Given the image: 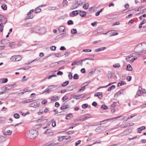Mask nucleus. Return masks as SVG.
<instances>
[{"mask_svg": "<svg viewBox=\"0 0 146 146\" xmlns=\"http://www.w3.org/2000/svg\"><path fill=\"white\" fill-rule=\"evenodd\" d=\"M30 33H35L43 35L46 32V29L43 27L36 26L34 27L33 29H29Z\"/></svg>", "mask_w": 146, "mask_h": 146, "instance_id": "1", "label": "nucleus"}, {"mask_svg": "<svg viewBox=\"0 0 146 146\" xmlns=\"http://www.w3.org/2000/svg\"><path fill=\"white\" fill-rule=\"evenodd\" d=\"M29 137L30 139H34L38 135V132L37 131L34 129H32L29 131Z\"/></svg>", "mask_w": 146, "mask_h": 146, "instance_id": "2", "label": "nucleus"}, {"mask_svg": "<svg viewBox=\"0 0 146 146\" xmlns=\"http://www.w3.org/2000/svg\"><path fill=\"white\" fill-rule=\"evenodd\" d=\"M7 21V19L3 16L0 15V22H2L0 24V31L2 32L3 29V25L5 24Z\"/></svg>", "mask_w": 146, "mask_h": 146, "instance_id": "3", "label": "nucleus"}, {"mask_svg": "<svg viewBox=\"0 0 146 146\" xmlns=\"http://www.w3.org/2000/svg\"><path fill=\"white\" fill-rule=\"evenodd\" d=\"M15 85L14 84L8 85L1 87V88L5 91L14 88H15Z\"/></svg>", "mask_w": 146, "mask_h": 146, "instance_id": "4", "label": "nucleus"}, {"mask_svg": "<svg viewBox=\"0 0 146 146\" xmlns=\"http://www.w3.org/2000/svg\"><path fill=\"white\" fill-rule=\"evenodd\" d=\"M21 59V57L20 56H13L10 58V59L13 61H19Z\"/></svg>", "mask_w": 146, "mask_h": 146, "instance_id": "5", "label": "nucleus"}, {"mask_svg": "<svg viewBox=\"0 0 146 146\" xmlns=\"http://www.w3.org/2000/svg\"><path fill=\"white\" fill-rule=\"evenodd\" d=\"M34 12V10L31 9L28 13V19H32L34 17L35 15Z\"/></svg>", "mask_w": 146, "mask_h": 146, "instance_id": "6", "label": "nucleus"}, {"mask_svg": "<svg viewBox=\"0 0 146 146\" xmlns=\"http://www.w3.org/2000/svg\"><path fill=\"white\" fill-rule=\"evenodd\" d=\"M91 116L90 114H87L86 115H84L83 116V118L80 119L78 120V121H83L86 119H87L89 118H91Z\"/></svg>", "mask_w": 146, "mask_h": 146, "instance_id": "7", "label": "nucleus"}, {"mask_svg": "<svg viewBox=\"0 0 146 146\" xmlns=\"http://www.w3.org/2000/svg\"><path fill=\"white\" fill-rule=\"evenodd\" d=\"M106 126H101L96 128L95 129V131L96 132H100L101 131H103L106 129Z\"/></svg>", "mask_w": 146, "mask_h": 146, "instance_id": "8", "label": "nucleus"}, {"mask_svg": "<svg viewBox=\"0 0 146 146\" xmlns=\"http://www.w3.org/2000/svg\"><path fill=\"white\" fill-rule=\"evenodd\" d=\"M39 105V103H38L36 102H35L30 104L29 105V106L34 107V108H36L38 107Z\"/></svg>", "mask_w": 146, "mask_h": 146, "instance_id": "9", "label": "nucleus"}, {"mask_svg": "<svg viewBox=\"0 0 146 146\" xmlns=\"http://www.w3.org/2000/svg\"><path fill=\"white\" fill-rule=\"evenodd\" d=\"M94 96L98 97L100 99L102 98V93L101 92H96L94 94Z\"/></svg>", "mask_w": 146, "mask_h": 146, "instance_id": "10", "label": "nucleus"}, {"mask_svg": "<svg viewBox=\"0 0 146 146\" xmlns=\"http://www.w3.org/2000/svg\"><path fill=\"white\" fill-rule=\"evenodd\" d=\"M53 89V88L52 85L49 86H48V87L47 88V89L43 92V93H45L46 92L48 93H49V92L51 91V90Z\"/></svg>", "mask_w": 146, "mask_h": 146, "instance_id": "11", "label": "nucleus"}, {"mask_svg": "<svg viewBox=\"0 0 146 146\" xmlns=\"http://www.w3.org/2000/svg\"><path fill=\"white\" fill-rule=\"evenodd\" d=\"M57 144L54 143L53 141H51L45 144L44 146H54Z\"/></svg>", "mask_w": 146, "mask_h": 146, "instance_id": "12", "label": "nucleus"}, {"mask_svg": "<svg viewBox=\"0 0 146 146\" xmlns=\"http://www.w3.org/2000/svg\"><path fill=\"white\" fill-rule=\"evenodd\" d=\"M79 14L78 11L77 10H76L72 11L71 13L69 15L70 17H72V16L71 15V14L74 15V16H76L78 15Z\"/></svg>", "mask_w": 146, "mask_h": 146, "instance_id": "13", "label": "nucleus"}, {"mask_svg": "<svg viewBox=\"0 0 146 146\" xmlns=\"http://www.w3.org/2000/svg\"><path fill=\"white\" fill-rule=\"evenodd\" d=\"M142 46L143 47H146V43L143 42L141 44H138L135 48L134 50L139 46L140 47Z\"/></svg>", "mask_w": 146, "mask_h": 146, "instance_id": "14", "label": "nucleus"}, {"mask_svg": "<svg viewBox=\"0 0 146 146\" xmlns=\"http://www.w3.org/2000/svg\"><path fill=\"white\" fill-rule=\"evenodd\" d=\"M86 15V12L84 11H80L79 12V15L82 17H84Z\"/></svg>", "mask_w": 146, "mask_h": 146, "instance_id": "15", "label": "nucleus"}, {"mask_svg": "<svg viewBox=\"0 0 146 146\" xmlns=\"http://www.w3.org/2000/svg\"><path fill=\"white\" fill-rule=\"evenodd\" d=\"M106 47H100L98 49H96L95 50V51L96 52H99V51L105 50L106 49Z\"/></svg>", "mask_w": 146, "mask_h": 146, "instance_id": "16", "label": "nucleus"}, {"mask_svg": "<svg viewBox=\"0 0 146 146\" xmlns=\"http://www.w3.org/2000/svg\"><path fill=\"white\" fill-rule=\"evenodd\" d=\"M66 29L63 26H60L59 28V31L60 32H64Z\"/></svg>", "mask_w": 146, "mask_h": 146, "instance_id": "17", "label": "nucleus"}, {"mask_svg": "<svg viewBox=\"0 0 146 146\" xmlns=\"http://www.w3.org/2000/svg\"><path fill=\"white\" fill-rule=\"evenodd\" d=\"M44 134L51 133V134L50 135H53L54 134L52 132L51 130L49 129H47L46 131L44 132Z\"/></svg>", "mask_w": 146, "mask_h": 146, "instance_id": "18", "label": "nucleus"}, {"mask_svg": "<svg viewBox=\"0 0 146 146\" xmlns=\"http://www.w3.org/2000/svg\"><path fill=\"white\" fill-rule=\"evenodd\" d=\"M12 131L8 130L5 131V135H10L12 134Z\"/></svg>", "mask_w": 146, "mask_h": 146, "instance_id": "19", "label": "nucleus"}, {"mask_svg": "<svg viewBox=\"0 0 146 146\" xmlns=\"http://www.w3.org/2000/svg\"><path fill=\"white\" fill-rule=\"evenodd\" d=\"M39 7H37L34 10L35 13H37L41 12V10Z\"/></svg>", "mask_w": 146, "mask_h": 146, "instance_id": "20", "label": "nucleus"}, {"mask_svg": "<svg viewBox=\"0 0 146 146\" xmlns=\"http://www.w3.org/2000/svg\"><path fill=\"white\" fill-rule=\"evenodd\" d=\"M72 115L71 113H69L66 116V119H70L71 118H72Z\"/></svg>", "mask_w": 146, "mask_h": 146, "instance_id": "21", "label": "nucleus"}, {"mask_svg": "<svg viewBox=\"0 0 146 146\" xmlns=\"http://www.w3.org/2000/svg\"><path fill=\"white\" fill-rule=\"evenodd\" d=\"M125 89H124L123 90H120L118 92H117L115 94L114 96H116L117 95L118 96L119 95H120L121 94H122L123 93V90Z\"/></svg>", "mask_w": 146, "mask_h": 146, "instance_id": "22", "label": "nucleus"}, {"mask_svg": "<svg viewBox=\"0 0 146 146\" xmlns=\"http://www.w3.org/2000/svg\"><path fill=\"white\" fill-rule=\"evenodd\" d=\"M59 99V98L58 96H54L51 99V100L54 101H55L58 100Z\"/></svg>", "mask_w": 146, "mask_h": 146, "instance_id": "23", "label": "nucleus"}, {"mask_svg": "<svg viewBox=\"0 0 146 146\" xmlns=\"http://www.w3.org/2000/svg\"><path fill=\"white\" fill-rule=\"evenodd\" d=\"M43 117H44V116H42L41 117H40V118H38L37 120L35 121H36V123L37 122L39 121H41V122L42 121H45V122H46V119L42 120V119H43Z\"/></svg>", "mask_w": 146, "mask_h": 146, "instance_id": "24", "label": "nucleus"}, {"mask_svg": "<svg viewBox=\"0 0 146 146\" xmlns=\"http://www.w3.org/2000/svg\"><path fill=\"white\" fill-rule=\"evenodd\" d=\"M8 41L9 40L7 39H4L2 40L1 41V42L2 44H5L7 43Z\"/></svg>", "mask_w": 146, "mask_h": 146, "instance_id": "25", "label": "nucleus"}, {"mask_svg": "<svg viewBox=\"0 0 146 146\" xmlns=\"http://www.w3.org/2000/svg\"><path fill=\"white\" fill-rule=\"evenodd\" d=\"M6 138L5 137L2 136H0V143H2L5 141Z\"/></svg>", "mask_w": 146, "mask_h": 146, "instance_id": "26", "label": "nucleus"}, {"mask_svg": "<svg viewBox=\"0 0 146 146\" xmlns=\"http://www.w3.org/2000/svg\"><path fill=\"white\" fill-rule=\"evenodd\" d=\"M69 83V82L68 81H66L65 82H63L62 84V86L63 87H65Z\"/></svg>", "mask_w": 146, "mask_h": 146, "instance_id": "27", "label": "nucleus"}, {"mask_svg": "<svg viewBox=\"0 0 146 146\" xmlns=\"http://www.w3.org/2000/svg\"><path fill=\"white\" fill-rule=\"evenodd\" d=\"M127 70L129 71H131L132 70V68L130 65L129 64L127 65Z\"/></svg>", "mask_w": 146, "mask_h": 146, "instance_id": "28", "label": "nucleus"}, {"mask_svg": "<svg viewBox=\"0 0 146 146\" xmlns=\"http://www.w3.org/2000/svg\"><path fill=\"white\" fill-rule=\"evenodd\" d=\"M0 82L2 83H5L7 82L8 81L7 78H3L0 80Z\"/></svg>", "mask_w": 146, "mask_h": 146, "instance_id": "29", "label": "nucleus"}, {"mask_svg": "<svg viewBox=\"0 0 146 146\" xmlns=\"http://www.w3.org/2000/svg\"><path fill=\"white\" fill-rule=\"evenodd\" d=\"M69 108V106H64L62 105V106L60 107V109L61 110H63L64 109L68 108Z\"/></svg>", "mask_w": 146, "mask_h": 146, "instance_id": "30", "label": "nucleus"}, {"mask_svg": "<svg viewBox=\"0 0 146 146\" xmlns=\"http://www.w3.org/2000/svg\"><path fill=\"white\" fill-rule=\"evenodd\" d=\"M89 6V4L88 3H85L83 6V8H84L85 9H88Z\"/></svg>", "mask_w": 146, "mask_h": 146, "instance_id": "31", "label": "nucleus"}, {"mask_svg": "<svg viewBox=\"0 0 146 146\" xmlns=\"http://www.w3.org/2000/svg\"><path fill=\"white\" fill-rule=\"evenodd\" d=\"M115 85H112L108 89V91H110L112 90V89H115Z\"/></svg>", "mask_w": 146, "mask_h": 146, "instance_id": "32", "label": "nucleus"}, {"mask_svg": "<svg viewBox=\"0 0 146 146\" xmlns=\"http://www.w3.org/2000/svg\"><path fill=\"white\" fill-rule=\"evenodd\" d=\"M112 76V74L110 71H109L108 72V78L110 79L111 78Z\"/></svg>", "mask_w": 146, "mask_h": 146, "instance_id": "33", "label": "nucleus"}, {"mask_svg": "<svg viewBox=\"0 0 146 146\" xmlns=\"http://www.w3.org/2000/svg\"><path fill=\"white\" fill-rule=\"evenodd\" d=\"M125 84V83L124 82L121 81H120L118 83V86H122L124 85Z\"/></svg>", "mask_w": 146, "mask_h": 146, "instance_id": "34", "label": "nucleus"}, {"mask_svg": "<svg viewBox=\"0 0 146 146\" xmlns=\"http://www.w3.org/2000/svg\"><path fill=\"white\" fill-rule=\"evenodd\" d=\"M80 96L79 95H75L73 96V98H74L76 100L79 99L80 98Z\"/></svg>", "mask_w": 146, "mask_h": 146, "instance_id": "35", "label": "nucleus"}, {"mask_svg": "<svg viewBox=\"0 0 146 146\" xmlns=\"http://www.w3.org/2000/svg\"><path fill=\"white\" fill-rule=\"evenodd\" d=\"M51 122H52V125L53 127H55L56 126V121L54 120V119H52L51 121Z\"/></svg>", "mask_w": 146, "mask_h": 146, "instance_id": "36", "label": "nucleus"}, {"mask_svg": "<svg viewBox=\"0 0 146 146\" xmlns=\"http://www.w3.org/2000/svg\"><path fill=\"white\" fill-rule=\"evenodd\" d=\"M114 83H110L108 84V85H106V86H102V87H99V88H98V89H100V88H106V87H107L111 85V84H113Z\"/></svg>", "mask_w": 146, "mask_h": 146, "instance_id": "37", "label": "nucleus"}, {"mask_svg": "<svg viewBox=\"0 0 146 146\" xmlns=\"http://www.w3.org/2000/svg\"><path fill=\"white\" fill-rule=\"evenodd\" d=\"M74 89V86L73 85H72L68 87V89L69 91H72Z\"/></svg>", "mask_w": 146, "mask_h": 146, "instance_id": "38", "label": "nucleus"}, {"mask_svg": "<svg viewBox=\"0 0 146 146\" xmlns=\"http://www.w3.org/2000/svg\"><path fill=\"white\" fill-rule=\"evenodd\" d=\"M14 117L15 118L18 119L19 118L20 115L19 114L16 113L14 114Z\"/></svg>", "mask_w": 146, "mask_h": 146, "instance_id": "39", "label": "nucleus"}, {"mask_svg": "<svg viewBox=\"0 0 146 146\" xmlns=\"http://www.w3.org/2000/svg\"><path fill=\"white\" fill-rule=\"evenodd\" d=\"M67 3L68 2L66 0H64L62 3L63 6H67Z\"/></svg>", "mask_w": 146, "mask_h": 146, "instance_id": "40", "label": "nucleus"}, {"mask_svg": "<svg viewBox=\"0 0 146 146\" xmlns=\"http://www.w3.org/2000/svg\"><path fill=\"white\" fill-rule=\"evenodd\" d=\"M1 7L4 10H6L7 9V6L5 4H3L1 6Z\"/></svg>", "mask_w": 146, "mask_h": 146, "instance_id": "41", "label": "nucleus"}, {"mask_svg": "<svg viewBox=\"0 0 146 146\" xmlns=\"http://www.w3.org/2000/svg\"><path fill=\"white\" fill-rule=\"evenodd\" d=\"M77 31L76 29H72L71 31V33L72 34H74L77 33Z\"/></svg>", "mask_w": 146, "mask_h": 146, "instance_id": "42", "label": "nucleus"}, {"mask_svg": "<svg viewBox=\"0 0 146 146\" xmlns=\"http://www.w3.org/2000/svg\"><path fill=\"white\" fill-rule=\"evenodd\" d=\"M120 66V65L119 63L115 64L113 65V66L114 68H118Z\"/></svg>", "mask_w": 146, "mask_h": 146, "instance_id": "43", "label": "nucleus"}, {"mask_svg": "<svg viewBox=\"0 0 146 146\" xmlns=\"http://www.w3.org/2000/svg\"><path fill=\"white\" fill-rule=\"evenodd\" d=\"M73 78L75 79H78L79 78V76L77 74H75L73 76Z\"/></svg>", "mask_w": 146, "mask_h": 146, "instance_id": "44", "label": "nucleus"}, {"mask_svg": "<svg viewBox=\"0 0 146 146\" xmlns=\"http://www.w3.org/2000/svg\"><path fill=\"white\" fill-rule=\"evenodd\" d=\"M27 80V78L25 76H24L23 78H22L21 80V81L22 82H24L25 81H26Z\"/></svg>", "mask_w": 146, "mask_h": 146, "instance_id": "45", "label": "nucleus"}, {"mask_svg": "<svg viewBox=\"0 0 146 146\" xmlns=\"http://www.w3.org/2000/svg\"><path fill=\"white\" fill-rule=\"evenodd\" d=\"M56 47L54 46H51L50 47V49L51 50L54 51L56 50Z\"/></svg>", "mask_w": 146, "mask_h": 146, "instance_id": "46", "label": "nucleus"}, {"mask_svg": "<svg viewBox=\"0 0 146 146\" xmlns=\"http://www.w3.org/2000/svg\"><path fill=\"white\" fill-rule=\"evenodd\" d=\"M68 24L69 25H72L74 23L73 21L71 20H69L67 22Z\"/></svg>", "mask_w": 146, "mask_h": 146, "instance_id": "47", "label": "nucleus"}, {"mask_svg": "<svg viewBox=\"0 0 146 146\" xmlns=\"http://www.w3.org/2000/svg\"><path fill=\"white\" fill-rule=\"evenodd\" d=\"M101 108L103 110H106L108 109V107L105 105H102Z\"/></svg>", "mask_w": 146, "mask_h": 146, "instance_id": "48", "label": "nucleus"}, {"mask_svg": "<svg viewBox=\"0 0 146 146\" xmlns=\"http://www.w3.org/2000/svg\"><path fill=\"white\" fill-rule=\"evenodd\" d=\"M68 99V96L66 95H65L62 98V100L63 101H65L66 100Z\"/></svg>", "mask_w": 146, "mask_h": 146, "instance_id": "49", "label": "nucleus"}, {"mask_svg": "<svg viewBox=\"0 0 146 146\" xmlns=\"http://www.w3.org/2000/svg\"><path fill=\"white\" fill-rule=\"evenodd\" d=\"M88 106V104H84L82 105V107L84 109H85Z\"/></svg>", "mask_w": 146, "mask_h": 146, "instance_id": "50", "label": "nucleus"}, {"mask_svg": "<svg viewBox=\"0 0 146 146\" xmlns=\"http://www.w3.org/2000/svg\"><path fill=\"white\" fill-rule=\"evenodd\" d=\"M141 94V92L140 90L138 91L137 93V94L135 96V97H137V95L140 96Z\"/></svg>", "mask_w": 146, "mask_h": 146, "instance_id": "51", "label": "nucleus"}, {"mask_svg": "<svg viewBox=\"0 0 146 146\" xmlns=\"http://www.w3.org/2000/svg\"><path fill=\"white\" fill-rule=\"evenodd\" d=\"M66 35V33H62L58 35L59 36L58 37H60V38H62L65 36Z\"/></svg>", "mask_w": 146, "mask_h": 146, "instance_id": "52", "label": "nucleus"}, {"mask_svg": "<svg viewBox=\"0 0 146 146\" xmlns=\"http://www.w3.org/2000/svg\"><path fill=\"white\" fill-rule=\"evenodd\" d=\"M83 51L85 52H90L92 51V50L89 49H84Z\"/></svg>", "mask_w": 146, "mask_h": 146, "instance_id": "53", "label": "nucleus"}, {"mask_svg": "<svg viewBox=\"0 0 146 146\" xmlns=\"http://www.w3.org/2000/svg\"><path fill=\"white\" fill-rule=\"evenodd\" d=\"M68 77L69 79H72L73 77L72 75V73L71 72H70L69 74L68 75Z\"/></svg>", "mask_w": 146, "mask_h": 146, "instance_id": "54", "label": "nucleus"}, {"mask_svg": "<svg viewBox=\"0 0 146 146\" xmlns=\"http://www.w3.org/2000/svg\"><path fill=\"white\" fill-rule=\"evenodd\" d=\"M64 139L63 136L59 137L58 138V140L60 141H62Z\"/></svg>", "mask_w": 146, "mask_h": 146, "instance_id": "55", "label": "nucleus"}, {"mask_svg": "<svg viewBox=\"0 0 146 146\" xmlns=\"http://www.w3.org/2000/svg\"><path fill=\"white\" fill-rule=\"evenodd\" d=\"M5 57V54L4 53H0V58H3Z\"/></svg>", "mask_w": 146, "mask_h": 146, "instance_id": "56", "label": "nucleus"}, {"mask_svg": "<svg viewBox=\"0 0 146 146\" xmlns=\"http://www.w3.org/2000/svg\"><path fill=\"white\" fill-rule=\"evenodd\" d=\"M81 142V141L79 140L78 141H77L75 143V145L76 146H78L79 144H80V143Z\"/></svg>", "mask_w": 146, "mask_h": 146, "instance_id": "57", "label": "nucleus"}, {"mask_svg": "<svg viewBox=\"0 0 146 146\" xmlns=\"http://www.w3.org/2000/svg\"><path fill=\"white\" fill-rule=\"evenodd\" d=\"M64 139H70L71 138V137L70 136H63Z\"/></svg>", "mask_w": 146, "mask_h": 146, "instance_id": "58", "label": "nucleus"}, {"mask_svg": "<svg viewBox=\"0 0 146 146\" xmlns=\"http://www.w3.org/2000/svg\"><path fill=\"white\" fill-rule=\"evenodd\" d=\"M146 23V19H145L143 21H141V22L140 23L141 25H142Z\"/></svg>", "mask_w": 146, "mask_h": 146, "instance_id": "59", "label": "nucleus"}, {"mask_svg": "<svg viewBox=\"0 0 146 146\" xmlns=\"http://www.w3.org/2000/svg\"><path fill=\"white\" fill-rule=\"evenodd\" d=\"M56 9L55 7H51L49 8V10H55Z\"/></svg>", "mask_w": 146, "mask_h": 146, "instance_id": "60", "label": "nucleus"}, {"mask_svg": "<svg viewBox=\"0 0 146 146\" xmlns=\"http://www.w3.org/2000/svg\"><path fill=\"white\" fill-rule=\"evenodd\" d=\"M118 34V33H113L111 34L110 36V37L112 36H115V35H117Z\"/></svg>", "mask_w": 146, "mask_h": 146, "instance_id": "61", "label": "nucleus"}, {"mask_svg": "<svg viewBox=\"0 0 146 146\" xmlns=\"http://www.w3.org/2000/svg\"><path fill=\"white\" fill-rule=\"evenodd\" d=\"M60 106V104L58 102H56L55 103V106L56 107H58Z\"/></svg>", "mask_w": 146, "mask_h": 146, "instance_id": "62", "label": "nucleus"}, {"mask_svg": "<svg viewBox=\"0 0 146 146\" xmlns=\"http://www.w3.org/2000/svg\"><path fill=\"white\" fill-rule=\"evenodd\" d=\"M97 103L95 102H94L92 103V105L95 107H96L97 106Z\"/></svg>", "mask_w": 146, "mask_h": 146, "instance_id": "63", "label": "nucleus"}, {"mask_svg": "<svg viewBox=\"0 0 146 146\" xmlns=\"http://www.w3.org/2000/svg\"><path fill=\"white\" fill-rule=\"evenodd\" d=\"M63 74V72L60 71H58L57 73V74L58 75H62Z\"/></svg>", "mask_w": 146, "mask_h": 146, "instance_id": "64", "label": "nucleus"}]
</instances>
